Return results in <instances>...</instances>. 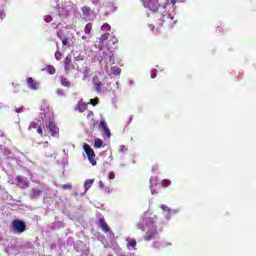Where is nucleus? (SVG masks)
Returning a JSON list of instances; mask_svg holds the SVG:
<instances>
[{"instance_id":"obj_1","label":"nucleus","mask_w":256,"mask_h":256,"mask_svg":"<svg viewBox=\"0 0 256 256\" xmlns=\"http://www.w3.org/2000/svg\"><path fill=\"white\" fill-rule=\"evenodd\" d=\"M137 229H141L145 233L144 241H153L158 235L157 216H153L150 212H145L137 224Z\"/></svg>"},{"instance_id":"obj_2","label":"nucleus","mask_w":256,"mask_h":256,"mask_svg":"<svg viewBox=\"0 0 256 256\" xmlns=\"http://www.w3.org/2000/svg\"><path fill=\"white\" fill-rule=\"evenodd\" d=\"M142 3L146 9H149L153 13H157V11H159V0H142Z\"/></svg>"},{"instance_id":"obj_3","label":"nucleus","mask_w":256,"mask_h":256,"mask_svg":"<svg viewBox=\"0 0 256 256\" xmlns=\"http://www.w3.org/2000/svg\"><path fill=\"white\" fill-rule=\"evenodd\" d=\"M12 227L16 233H25L27 231V224L24 221L15 219L12 221Z\"/></svg>"},{"instance_id":"obj_4","label":"nucleus","mask_w":256,"mask_h":256,"mask_svg":"<svg viewBox=\"0 0 256 256\" xmlns=\"http://www.w3.org/2000/svg\"><path fill=\"white\" fill-rule=\"evenodd\" d=\"M84 151L88 157L89 163H91V165L93 166L97 165V160H95V151L93 150V148H91L90 145L85 144Z\"/></svg>"},{"instance_id":"obj_5","label":"nucleus","mask_w":256,"mask_h":256,"mask_svg":"<svg viewBox=\"0 0 256 256\" xmlns=\"http://www.w3.org/2000/svg\"><path fill=\"white\" fill-rule=\"evenodd\" d=\"M64 69L65 73H69L75 69V65H73V56H71V54H68L64 60Z\"/></svg>"},{"instance_id":"obj_6","label":"nucleus","mask_w":256,"mask_h":256,"mask_svg":"<svg viewBox=\"0 0 256 256\" xmlns=\"http://www.w3.org/2000/svg\"><path fill=\"white\" fill-rule=\"evenodd\" d=\"M47 127L51 133V137H59V127H57V124H55V122L50 121Z\"/></svg>"},{"instance_id":"obj_7","label":"nucleus","mask_w":256,"mask_h":256,"mask_svg":"<svg viewBox=\"0 0 256 256\" xmlns=\"http://www.w3.org/2000/svg\"><path fill=\"white\" fill-rule=\"evenodd\" d=\"M99 227L102 229L103 233H113L111 227L105 221V218H100L98 222Z\"/></svg>"},{"instance_id":"obj_8","label":"nucleus","mask_w":256,"mask_h":256,"mask_svg":"<svg viewBox=\"0 0 256 256\" xmlns=\"http://www.w3.org/2000/svg\"><path fill=\"white\" fill-rule=\"evenodd\" d=\"M87 103L83 102V99H81L75 106V111H78L79 113H85L87 111Z\"/></svg>"},{"instance_id":"obj_9","label":"nucleus","mask_w":256,"mask_h":256,"mask_svg":"<svg viewBox=\"0 0 256 256\" xmlns=\"http://www.w3.org/2000/svg\"><path fill=\"white\" fill-rule=\"evenodd\" d=\"M26 81H27V85H28L29 89H32L33 91H36V89H38L39 83L37 81H35V79H33V77H28L26 79Z\"/></svg>"},{"instance_id":"obj_10","label":"nucleus","mask_w":256,"mask_h":256,"mask_svg":"<svg viewBox=\"0 0 256 256\" xmlns=\"http://www.w3.org/2000/svg\"><path fill=\"white\" fill-rule=\"evenodd\" d=\"M110 35L111 34H109V32H106L99 38V45L97 46L98 49H103L105 42L109 39Z\"/></svg>"},{"instance_id":"obj_11","label":"nucleus","mask_w":256,"mask_h":256,"mask_svg":"<svg viewBox=\"0 0 256 256\" xmlns=\"http://www.w3.org/2000/svg\"><path fill=\"white\" fill-rule=\"evenodd\" d=\"M99 125L102 127V129H103L105 135H106L107 137H111V130H110L109 127L107 126V122H105V120H101Z\"/></svg>"},{"instance_id":"obj_12","label":"nucleus","mask_w":256,"mask_h":256,"mask_svg":"<svg viewBox=\"0 0 256 256\" xmlns=\"http://www.w3.org/2000/svg\"><path fill=\"white\" fill-rule=\"evenodd\" d=\"M43 192V187H41L40 189H32L31 190V199H37V197L41 196V193Z\"/></svg>"},{"instance_id":"obj_13","label":"nucleus","mask_w":256,"mask_h":256,"mask_svg":"<svg viewBox=\"0 0 256 256\" xmlns=\"http://www.w3.org/2000/svg\"><path fill=\"white\" fill-rule=\"evenodd\" d=\"M127 241V248L128 249H137V240H135V238L133 239H126Z\"/></svg>"},{"instance_id":"obj_14","label":"nucleus","mask_w":256,"mask_h":256,"mask_svg":"<svg viewBox=\"0 0 256 256\" xmlns=\"http://www.w3.org/2000/svg\"><path fill=\"white\" fill-rule=\"evenodd\" d=\"M17 183H19L20 185H23L24 187H29V183L27 182V178L23 177V176H18L16 178Z\"/></svg>"},{"instance_id":"obj_15","label":"nucleus","mask_w":256,"mask_h":256,"mask_svg":"<svg viewBox=\"0 0 256 256\" xmlns=\"http://www.w3.org/2000/svg\"><path fill=\"white\" fill-rule=\"evenodd\" d=\"M60 83L63 87H67V89H69V87H71V82H69V80H67V78L64 76L60 77Z\"/></svg>"},{"instance_id":"obj_16","label":"nucleus","mask_w":256,"mask_h":256,"mask_svg":"<svg viewBox=\"0 0 256 256\" xmlns=\"http://www.w3.org/2000/svg\"><path fill=\"white\" fill-rule=\"evenodd\" d=\"M82 13L85 17H90L91 16V8L88 6L82 7Z\"/></svg>"},{"instance_id":"obj_17","label":"nucleus","mask_w":256,"mask_h":256,"mask_svg":"<svg viewBox=\"0 0 256 256\" xmlns=\"http://www.w3.org/2000/svg\"><path fill=\"white\" fill-rule=\"evenodd\" d=\"M94 147L95 149H101V147H103V140L97 138L94 141Z\"/></svg>"},{"instance_id":"obj_18","label":"nucleus","mask_w":256,"mask_h":256,"mask_svg":"<svg viewBox=\"0 0 256 256\" xmlns=\"http://www.w3.org/2000/svg\"><path fill=\"white\" fill-rule=\"evenodd\" d=\"M95 183V179H87L84 183L86 191Z\"/></svg>"},{"instance_id":"obj_19","label":"nucleus","mask_w":256,"mask_h":256,"mask_svg":"<svg viewBox=\"0 0 256 256\" xmlns=\"http://www.w3.org/2000/svg\"><path fill=\"white\" fill-rule=\"evenodd\" d=\"M45 71L49 73V75H55V67L53 65H47Z\"/></svg>"},{"instance_id":"obj_20","label":"nucleus","mask_w":256,"mask_h":256,"mask_svg":"<svg viewBox=\"0 0 256 256\" xmlns=\"http://www.w3.org/2000/svg\"><path fill=\"white\" fill-rule=\"evenodd\" d=\"M92 29H93V25L91 23L86 24L85 29H84L86 35H90Z\"/></svg>"},{"instance_id":"obj_21","label":"nucleus","mask_w":256,"mask_h":256,"mask_svg":"<svg viewBox=\"0 0 256 256\" xmlns=\"http://www.w3.org/2000/svg\"><path fill=\"white\" fill-rule=\"evenodd\" d=\"M87 105H93V107L99 105V98L90 99V102L87 103Z\"/></svg>"},{"instance_id":"obj_22","label":"nucleus","mask_w":256,"mask_h":256,"mask_svg":"<svg viewBox=\"0 0 256 256\" xmlns=\"http://www.w3.org/2000/svg\"><path fill=\"white\" fill-rule=\"evenodd\" d=\"M101 87H103V84L101 82H95L94 83V88L98 93H101Z\"/></svg>"},{"instance_id":"obj_23","label":"nucleus","mask_w":256,"mask_h":256,"mask_svg":"<svg viewBox=\"0 0 256 256\" xmlns=\"http://www.w3.org/2000/svg\"><path fill=\"white\" fill-rule=\"evenodd\" d=\"M161 185H162V187H169V185H171V180L164 179L161 181Z\"/></svg>"},{"instance_id":"obj_24","label":"nucleus","mask_w":256,"mask_h":256,"mask_svg":"<svg viewBox=\"0 0 256 256\" xmlns=\"http://www.w3.org/2000/svg\"><path fill=\"white\" fill-rule=\"evenodd\" d=\"M39 127V123L37 122H31L28 129L31 131V129H37Z\"/></svg>"},{"instance_id":"obj_25","label":"nucleus","mask_w":256,"mask_h":256,"mask_svg":"<svg viewBox=\"0 0 256 256\" xmlns=\"http://www.w3.org/2000/svg\"><path fill=\"white\" fill-rule=\"evenodd\" d=\"M102 31H111V26L108 23L102 25Z\"/></svg>"},{"instance_id":"obj_26","label":"nucleus","mask_w":256,"mask_h":256,"mask_svg":"<svg viewBox=\"0 0 256 256\" xmlns=\"http://www.w3.org/2000/svg\"><path fill=\"white\" fill-rule=\"evenodd\" d=\"M62 189L64 190H68V191H71V189H73V185L71 184H64L61 186Z\"/></svg>"},{"instance_id":"obj_27","label":"nucleus","mask_w":256,"mask_h":256,"mask_svg":"<svg viewBox=\"0 0 256 256\" xmlns=\"http://www.w3.org/2000/svg\"><path fill=\"white\" fill-rule=\"evenodd\" d=\"M37 133L40 137H43V125L37 127Z\"/></svg>"},{"instance_id":"obj_28","label":"nucleus","mask_w":256,"mask_h":256,"mask_svg":"<svg viewBox=\"0 0 256 256\" xmlns=\"http://www.w3.org/2000/svg\"><path fill=\"white\" fill-rule=\"evenodd\" d=\"M61 57H62L61 52H60L59 50L56 51V52H55V59H56L57 61H61Z\"/></svg>"},{"instance_id":"obj_29","label":"nucleus","mask_w":256,"mask_h":256,"mask_svg":"<svg viewBox=\"0 0 256 256\" xmlns=\"http://www.w3.org/2000/svg\"><path fill=\"white\" fill-rule=\"evenodd\" d=\"M95 117V113H93V111H88L87 114V119H91V121H93V118Z\"/></svg>"},{"instance_id":"obj_30","label":"nucleus","mask_w":256,"mask_h":256,"mask_svg":"<svg viewBox=\"0 0 256 256\" xmlns=\"http://www.w3.org/2000/svg\"><path fill=\"white\" fill-rule=\"evenodd\" d=\"M150 189H151L152 195H157V193H159V191L155 190V188H154V186H153V183H151Z\"/></svg>"},{"instance_id":"obj_31","label":"nucleus","mask_w":256,"mask_h":256,"mask_svg":"<svg viewBox=\"0 0 256 256\" xmlns=\"http://www.w3.org/2000/svg\"><path fill=\"white\" fill-rule=\"evenodd\" d=\"M11 154V150L9 148H4L3 150V155H5L6 157L9 156Z\"/></svg>"},{"instance_id":"obj_32","label":"nucleus","mask_w":256,"mask_h":256,"mask_svg":"<svg viewBox=\"0 0 256 256\" xmlns=\"http://www.w3.org/2000/svg\"><path fill=\"white\" fill-rule=\"evenodd\" d=\"M151 171L152 173H157V171H159V166L157 164L153 165Z\"/></svg>"},{"instance_id":"obj_33","label":"nucleus","mask_w":256,"mask_h":256,"mask_svg":"<svg viewBox=\"0 0 256 256\" xmlns=\"http://www.w3.org/2000/svg\"><path fill=\"white\" fill-rule=\"evenodd\" d=\"M62 45L67 46L69 45V38L65 37L62 39Z\"/></svg>"},{"instance_id":"obj_34","label":"nucleus","mask_w":256,"mask_h":256,"mask_svg":"<svg viewBox=\"0 0 256 256\" xmlns=\"http://www.w3.org/2000/svg\"><path fill=\"white\" fill-rule=\"evenodd\" d=\"M114 74L115 75H121V68H115L114 69Z\"/></svg>"},{"instance_id":"obj_35","label":"nucleus","mask_w":256,"mask_h":256,"mask_svg":"<svg viewBox=\"0 0 256 256\" xmlns=\"http://www.w3.org/2000/svg\"><path fill=\"white\" fill-rule=\"evenodd\" d=\"M56 93H57V95H60V97H63V95H65V93H64L63 90H61V89H58V90L56 91Z\"/></svg>"},{"instance_id":"obj_36","label":"nucleus","mask_w":256,"mask_h":256,"mask_svg":"<svg viewBox=\"0 0 256 256\" xmlns=\"http://www.w3.org/2000/svg\"><path fill=\"white\" fill-rule=\"evenodd\" d=\"M155 77H157V71L156 70L151 72V79H155Z\"/></svg>"},{"instance_id":"obj_37","label":"nucleus","mask_w":256,"mask_h":256,"mask_svg":"<svg viewBox=\"0 0 256 256\" xmlns=\"http://www.w3.org/2000/svg\"><path fill=\"white\" fill-rule=\"evenodd\" d=\"M99 188L100 189H105V184L101 180L99 181Z\"/></svg>"},{"instance_id":"obj_38","label":"nucleus","mask_w":256,"mask_h":256,"mask_svg":"<svg viewBox=\"0 0 256 256\" xmlns=\"http://www.w3.org/2000/svg\"><path fill=\"white\" fill-rule=\"evenodd\" d=\"M108 178L109 179H115V173L110 172L109 175H108Z\"/></svg>"},{"instance_id":"obj_39","label":"nucleus","mask_w":256,"mask_h":256,"mask_svg":"<svg viewBox=\"0 0 256 256\" xmlns=\"http://www.w3.org/2000/svg\"><path fill=\"white\" fill-rule=\"evenodd\" d=\"M161 209L163 210V211H170V209H169V207H167L166 205H162L161 206Z\"/></svg>"},{"instance_id":"obj_40","label":"nucleus","mask_w":256,"mask_h":256,"mask_svg":"<svg viewBox=\"0 0 256 256\" xmlns=\"http://www.w3.org/2000/svg\"><path fill=\"white\" fill-rule=\"evenodd\" d=\"M120 151L123 153V151H127V147L125 145L120 146Z\"/></svg>"},{"instance_id":"obj_41","label":"nucleus","mask_w":256,"mask_h":256,"mask_svg":"<svg viewBox=\"0 0 256 256\" xmlns=\"http://www.w3.org/2000/svg\"><path fill=\"white\" fill-rule=\"evenodd\" d=\"M14 89L15 91H19L21 89V85L19 84L14 85Z\"/></svg>"},{"instance_id":"obj_42","label":"nucleus","mask_w":256,"mask_h":256,"mask_svg":"<svg viewBox=\"0 0 256 256\" xmlns=\"http://www.w3.org/2000/svg\"><path fill=\"white\" fill-rule=\"evenodd\" d=\"M177 3V0H171V4L175 5Z\"/></svg>"},{"instance_id":"obj_43","label":"nucleus","mask_w":256,"mask_h":256,"mask_svg":"<svg viewBox=\"0 0 256 256\" xmlns=\"http://www.w3.org/2000/svg\"><path fill=\"white\" fill-rule=\"evenodd\" d=\"M151 31H153V29H155V26L154 25H149Z\"/></svg>"},{"instance_id":"obj_44","label":"nucleus","mask_w":256,"mask_h":256,"mask_svg":"<svg viewBox=\"0 0 256 256\" xmlns=\"http://www.w3.org/2000/svg\"><path fill=\"white\" fill-rule=\"evenodd\" d=\"M0 19H3V11H0Z\"/></svg>"},{"instance_id":"obj_45","label":"nucleus","mask_w":256,"mask_h":256,"mask_svg":"<svg viewBox=\"0 0 256 256\" xmlns=\"http://www.w3.org/2000/svg\"><path fill=\"white\" fill-rule=\"evenodd\" d=\"M47 145H49V142L46 141V142H45V146H47Z\"/></svg>"},{"instance_id":"obj_46","label":"nucleus","mask_w":256,"mask_h":256,"mask_svg":"<svg viewBox=\"0 0 256 256\" xmlns=\"http://www.w3.org/2000/svg\"><path fill=\"white\" fill-rule=\"evenodd\" d=\"M82 39H87V37L83 36Z\"/></svg>"},{"instance_id":"obj_47","label":"nucleus","mask_w":256,"mask_h":256,"mask_svg":"<svg viewBox=\"0 0 256 256\" xmlns=\"http://www.w3.org/2000/svg\"><path fill=\"white\" fill-rule=\"evenodd\" d=\"M1 147H3V145H0V149H1Z\"/></svg>"},{"instance_id":"obj_48","label":"nucleus","mask_w":256,"mask_h":256,"mask_svg":"<svg viewBox=\"0 0 256 256\" xmlns=\"http://www.w3.org/2000/svg\"><path fill=\"white\" fill-rule=\"evenodd\" d=\"M108 256H113V255H108Z\"/></svg>"}]
</instances>
